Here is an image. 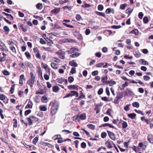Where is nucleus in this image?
<instances>
[{"label": "nucleus", "mask_w": 153, "mask_h": 153, "mask_svg": "<svg viewBox=\"0 0 153 153\" xmlns=\"http://www.w3.org/2000/svg\"><path fill=\"white\" fill-rule=\"evenodd\" d=\"M71 73L72 74H75L76 73V68H72L71 69Z\"/></svg>", "instance_id": "55"}, {"label": "nucleus", "mask_w": 153, "mask_h": 153, "mask_svg": "<svg viewBox=\"0 0 153 153\" xmlns=\"http://www.w3.org/2000/svg\"><path fill=\"white\" fill-rule=\"evenodd\" d=\"M51 66L53 69H57L58 67V65L54 62H52L51 63Z\"/></svg>", "instance_id": "19"}, {"label": "nucleus", "mask_w": 153, "mask_h": 153, "mask_svg": "<svg viewBox=\"0 0 153 153\" xmlns=\"http://www.w3.org/2000/svg\"><path fill=\"white\" fill-rule=\"evenodd\" d=\"M68 87L69 89H73L76 90H78V87L74 85H70L69 86H68Z\"/></svg>", "instance_id": "10"}, {"label": "nucleus", "mask_w": 153, "mask_h": 153, "mask_svg": "<svg viewBox=\"0 0 153 153\" xmlns=\"http://www.w3.org/2000/svg\"><path fill=\"white\" fill-rule=\"evenodd\" d=\"M25 65L30 68H31L32 67V64L30 62H27L25 63Z\"/></svg>", "instance_id": "37"}, {"label": "nucleus", "mask_w": 153, "mask_h": 153, "mask_svg": "<svg viewBox=\"0 0 153 153\" xmlns=\"http://www.w3.org/2000/svg\"><path fill=\"white\" fill-rule=\"evenodd\" d=\"M15 85H13L12 86V87L11 88V89L10 90V92L11 94H12L14 92Z\"/></svg>", "instance_id": "49"}, {"label": "nucleus", "mask_w": 153, "mask_h": 153, "mask_svg": "<svg viewBox=\"0 0 153 153\" xmlns=\"http://www.w3.org/2000/svg\"><path fill=\"white\" fill-rule=\"evenodd\" d=\"M35 80H32L30 79V80L27 81V83L30 85V87L31 88L33 86V85L34 84Z\"/></svg>", "instance_id": "15"}, {"label": "nucleus", "mask_w": 153, "mask_h": 153, "mask_svg": "<svg viewBox=\"0 0 153 153\" xmlns=\"http://www.w3.org/2000/svg\"><path fill=\"white\" fill-rule=\"evenodd\" d=\"M76 48H71L69 51H68L69 53H74L76 51Z\"/></svg>", "instance_id": "34"}, {"label": "nucleus", "mask_w": 153, "mask_h": 153, "mask_svg": "<svg viewBox=\"0 0 153 153\" xmlns=\"http://www.w3.org/2000/svg\"><path fill=\"white\" fill-rule=\"evenodd\" d=\"M104 64V63L103 62H101L99 63V64H97L96 65V67H102V66H103V65Z\"/></svg>", "instance_id": "54"}, {"label": "nucleus", "mask_w": 153, "mask_h": 153, "mask_svg": "<svg viewBox=\"0 0 153 153\" xmlns=\"http://www.w3.org/2000/svg\"><path fill=\"white\" fill-rule=\"evenodd\" d=\"M80 53H79L76 52L74 53L71 55L70 56L72 58H75L77 57L80 55Z\"/></svg>", "instance_id": "23"}, {"label": "nucleus", "mask_w": 153, "mask_h": 153, "mask_svg": "<svg viewBox=\"0 0 153 153\" xmlns=\"http://www.w3.org/2000/svg\"><path fill=\"white\" fill-rule=\"evenodd\" d=\"M107 131L109 137L112 140H115L116 139V137L115 134L113 132L108 130H107Z\"/></svg>", "instance_id": "4"}, {"label": "nucleus", "mask_w": 153, "mask_h": 153, "mask_svg": "<svg viewBox=\"0 0 153 153\" xmlns=\"http://www.w3.org/2000/svg\"><path fill=\"white\" fill-rule=\"evenodd\" d=\"M32 107V102H29L27 105L26 106L25 108H31Z\"/></svg>", "instance_id": "32"}, {"label": "nucleus", "mask_w": 153, "mask_h": 153, "mask_svg": "<svg viewBox=\"0 0 153 153\" xmlns=\"http://www.w3.org/2000/svg\"><path fill=\"white\" fill-rule=\"evenodd\" d=\"M42 5L40 3H38L36 5V7L38 9H41L42 8Z\"/></svg>", "instance_id": "27"}, {"label": "nucleus", "mask_w": 153, "mask_h": 153, "mask_svg": "<svg viewBox=\"0 0 153 153\" xmlns=\"http://www.w3.org/2000/svg\"><path fill=\"white\" fill-rule=\"evenodd\" d=\"M103 92V89L101 88H100L97 92L98 94L99 95L102 94Z\"/></svg>", "instance_id": "52"}, {"label": "nucleus", "mask_w": 153, "mask_h": 153, "mask_svg": "<svg viewBox=\"0 0 153 153\" xmlns=\"http://www.w3.org/2000/svg\"><path fill=\"white\" fill-rule=\"evenodd\" d=\"M139 62L141 63L142 65H148V62L146 61H145L144 59H141L139 60Z\"/></svg>", "instance_id": "17"}, {"label": "nucleus", "mask_w": 153, "mask_h": 153, "mask_svg": "<svg viewBox=\"0 0 153 153\" xmlns=\"http://www.w3.org/2000/svg\"><path fill=\"white\" fill-rule=\"evenodd\" d=\"M98 105H96V107L94 109L95 110H96V113L97 114H98L100 111V109L97 107Z\"/></svg>", "instance_id": "58"}, {"label": "nucleus", "mask_w": 153, "mask_h": 153, "mask_svg": "<svg viewBox=\"0 0 153 153\" xmlns=\"http://www.w3.org/2000/svg\"><path fill=\"white\" fill-rule=\"evenodd\" d=\"M132 105L136 108H138L139 106V104L138 102H134L132 103Z\"/></svg>", "instance_id": "36"}, {"label": "nucleus", "mask_w": 153, "mask_h": 153, "mask_svg": "<svg viewBox=\"0 0 153 153\" xmlns=\"http://www.w3.org/2000/svg\"><path fill=\"white\" fill-rule=\"evenodd\" d=\"M143 14L142 12H140L138 14V17L140 19L142 18Z\"/></svg>", "instance_id": "61"}, {"label": "nucleus", "mask_w": 153, "mask_h": 153, "mask_svg": "<svg viewBox=\"0 0 153 153\" xmlns=\"http://www.w3.org/2000/svg\"><path fill=\"white\" fill-rule=\"evenodd\" d=\"M103 8V6L100 4L98 6V9L100 11H102Z\"/></svg>", "instance_id": "41"}, {"label": "nucleus", "mask_w": 153, "mask_h": 153, "mask_svg": "<svg viewBox=\"0 0 153 153\" xmlns=\"http://www.w3.org/2000/svg\"><path fill=\"white\" fill-rule=\"evenodd\" d=\"M132 10H131V8H128V9H127L126 11V13H129V15H130L131 13H132Z\"/></svg>", "instance_id": "40"}, {"label": "nucleus", "mask_w": 153, "mask_h": 153, "mask_svg": "<svg viewBox=\"0 0 153 153\" xmlns=\"http://www.w3.org/2000/svg\"><path fill=\"white\" fill-rule=\"evenodd\" d=\"M60 10V8H56L51 11V13L56 14L58 13Z\"/></svg>", "instance_id": "8"}, {"label": "nucleus", "mask_w": 153, "mask_h": 153, "mask_svg": "<svg viewBox=\"0 0 153 153\" xmlns=\"http://www.w3.org/2000/svg\"><path fill=\"white\" fill-rule=\"evenodd\" d=\"M96 13L97 15H98L100 16L103 17H105V15L104 13L100 12H99L98 11H96Z\"/></svg>", "instance_id": "21"}, {"label": "nucleus", "mask_w": 153, "mask_h": 153, "mask_svg": "<svg viewBox=\"0 0 153 153\" xmlns=\"http://www.w3.org/2000/svg\"><path fill=\"white\" fill-rule=\"evenodd\" d=\"M128 117L132 119H134L136 116L135 114L134 113H131L128 115Z\"/></svg>", "instance_id": "22"}, {"label": "nucleus", "mask_w": 153, "mask_h": 153, "mask_svg": "<svg viewBox=\"0 0 153 153\" xmlns=\"http://www.w3.org/2000/svg\"><path fill=\"white\" fill-rule=\"evenodd\" d=\"M5 98V96L4 94H0V99L3 100Z\"/></svg>", "instance_id": "62"}, {"label": "nucleus", "mask_w": 153, "mask_h": 153, "mask_svg": "<svg viewBox=\"0 0 153 153\" xmlns=\"http://www.w3.org/2000/svg\"><path fill=\"white\" fill-rule=\"evenodd\" d=\"M127 94L128 96L132 95L133 94V93L129 89L127 88L126 90Z\"/></svg>", "instance_id": "25"}, {"label": "nucleus", "mask_w": 153, "mask_h": 153, "mask_svg": "<svg viewBox=\"0 0 153 153\" xmlns=\"http://www.w3.org/2000/svg\"><path fill=\"white\" fill-rule=\"evenodd\" d=\"M59 105V103L55 101L53 103V106L51 108V115L53 116L56 114L58 109Z\"/></svg>", "instance_id": "1"}, {"label": "nucleus", "mask_w": 153, "mask_h": 153, "mask_svg": "<svg viewBox=\"0 0 153 153\" xmlns=\"http://www.w3.org/2000/svg\"><path fill=\"white\" fill-rule=\"evenodd\" d=\"M126 4H122L120 6V8L123 10L125 9L126 7Z\"/></svg>", "instance_id": "60"}, {"label": "nucleus", "mask_w": 153, "mask_h": 153, "mask_svg": "<svg viewBox=\"0 0 153 153\" xmlns=\"http://www.w3.org/2000/svg\"><path fill=\"white\" fill-rule=\"evenodd\" d=\"M68 79L69 82L71 83L74 81V78L72 76H70L68 77Z\"/></svg>", "instance_id": "38"}, {"label": "nucleus", "mask_w": 153, "mask_h": 153, "mask_svg": "<svg viewBox=\"0 0 153 153\" xmlns=\"http://www.w3.org/2000/svg\"><path fill=\"white\" fill-rule=\"evenodd\" d=\"M86 146V144L84 142H82L81 144V147L82 148H85Z\"/></svg>", "instance_id": "59"}, {"label": "nucleus", "mask_w": 153, "mask_h": 153, "mask_svg": "<svg viewBox=\"0 0 153 153\" xmlns=\"http://www.w3.org/2000/svg\"><path fill=\"white\" fill-rule=\"evenodd\" d=\"M56 53L59 55V58L62 59H64L65 53L64 51L59 50L57 52H56Z\"/></svg>", "instance_id": "3"}, {"label": "nucleus", "mask_w": 153, "mask_h": 153, "mask_svg": "<svg viewBox=\"0 0 153 153\" xmlns=\"http://www.w3.org/2000/svg\"><path fill=\"white\" fill-rule=\"evenodd\" d=\"M52 61L57 63H59L60 62V60L58 58H53L52 59Z\"/></svg>", "instance_id": "29"}, {"label": "nucleus", "mask_w": 153, "mask_h": 153, "mask_svg": "<svg viewBox=\"0 0 153 153\" xmlns=\"http://www.w3.org/2000/svg\"><path fill=\"white\" fill-rule=\"evenodd\" d=\"M107 136V134L105 132H102L101 133V137L102 138H105Z\"/></svg>", "instance_id": "42"}, {"label": "nucleus", "mask_w": 153, "mask_h": 153, "mask_svg": "<svg viewBox=\"0 0 153 153\" xmlns=\"http://www.w3.org/2000/svg\"><path fill=\"white\" fill-rule=\"evenodd\" d=\"M130 105V104L127 105L124 107V109L126 111H127L129 110V106Z\"/></svg>", "instance_id": "50"}, {"label": "nucleus", "mask_w": 153, "mask_h": 153, "mask_svg": "<svg viewBox=\"0 0 153 153\" xmlns=\"http://www.w3.org/2000/svg\"><path fill=\"white\" fill-rule=\"evenodd\" d=\"M14 121L13 126L14 127H16L17 126V121L16 119H14L13 120Z\"/></svg>", "instance_id": "46"}, {"label": "nucleus", "mask_w": 153, "mask_h": 153, "mask_svg": "<svg viewBox=\"0 0 153 153\" xmlns=\"http://www.w3.org/2000/svg\"><path fill=\"white\" fill-rule=\"evenodd\" d=\"M98 74V71H95L92 73V74L93 76H95L97 75Z\"/></svg>", "instance_id": "63"}, {"label": "nucleus", "mask_w": 153, "mask_h": 153, "mask_svg": "<svg viewBox=\"0 0 153 153\" xmlns=\"http://www.w3.org/2000/svg\"><path fill=\"white\" fill-rule=\"evenodd\" d=\"M3 113V111L2 109L1 108H0V115L1 116V117L2 119H4V116L2 114V113Z\"/></svg>", "instance_id": "56"}, {"label": "nucleus", "mask_w": 153, "mask_h": 153, "mask_svg": "<svg viewBox=\"0 0 153 153\" xmlns=\"http://www.w3.org/2000/svg\"><path fill=\"white\" fill-rule=\"evenodd\" d=\"M79 118L81 120H85L86 118V114L85 113H82L79 115H78L77 116V118Z\"/></svg>", "instance_id": "5"}, {"label": "nucleus", "mask_w": 153, "mask_h": 153, "mask_svg": "<svg viewBox=\"0 0 153 153\" xmlns=\"http://www.w3.org/2000/svg\"><path fill=\"white\" fill-rule=\"evenodd\" d=\"M69 94L71 97L76 95V97H77L78 96V93L77 91H71L69 93Z\"/></svg>", "instance_id": "9"}, {"label": "nucleus", "mask_w": 153, "mask_h": 153, "mask_svg": "<svg viewBox=\"0 0 153 153\" xmlns=\"http://www.w3.org/2000/svg\"><path fill=\"white\" fill-rule=\"evenodd\" d=\"M3 74L5 76H8L10 75L9 72L6 70H4L3 71Z\"/></svg>", "instance_id": "39"}, {"label": "nucleus", "mask_w": 153, "mask_h": 153, "mask_svg": "<svg viewBox=\"0 0 153 153\" xmlns=\"http://www.w3.org/2000/svg\"><path fill=\"white\" fill-rule=\"evenodd\" d=\"M131 33H134L136 35H137L138 34V31L137 29H134L131 31Z\"/></svg>", "instance_id": "30"}, {"label": "nucleus", "mask_w": 153, "mask_h": 153, "mask_svg": "<svg viewBox=\"0 0 153 153\" xmlns=\"http://www.w3.org/2000/svg\"><path fill=\"white\" fill-rule=\"evenodd\" d=\"M143 22L145 23H147L148 22V18L147 17L145 16L143 19Z\"/></svg>", "instance_id": "51"}, {"label": "nucleus", "mask_w": 153, "mask_h": 153, "mask_svg": "<svg viewBox=\"0 0 153 153\" xmlns=\"http://www.w3.org/2000/svg\"><path fill=\"white\" fill-rule=\"evenodd\" d=\"M121 27L120 25H113L111 26V28L113 29H119Z\"/></svg>", "instance_id": "47"}, {"label": "nucleus", "mask_w": 153, "mask_h": 153, "mask_svg": "<svg viewBox=\"0 0 153 153\" xmlns=\"http://www.w3.org/2000/svg\"><path fill=\"white\" fill-rule=\"evenodd\" d=\"M30 117L32 119V122H38V123H39L40 122V120L35 117L33 116H30Z\"/></svg>", "instance_id": "7"}, {"label": "nucleus", "mask_w": 153, "mask_h": 153, "mask_svg": "<svg viewBox=\"0 0 153 153\" xmlns=\"http://www.w3.org/2000/svg\"><path fill=\"white\" fill-rule=\"evenodd\" d=\"M116 84V82L112 80L107 81L106 82V84H109V85L110 86H112Z\"/></svg>", "instance_id": "6"}, {"label": "nucleus", "mask_w": 153, "mask_h": 153, "mask_svg": "<svg viewBox=\"0 0 153 153\" xmlns=\"http://www.w3.org/2000/svg\"><path fill=\"white\" fill-rule=\"evenodd\" d=\"M106 146L108 148H111L112 146L111 142L109 140H107L105 143Z\"/></svg>", "instance_id": "14"}, {"label": "nucleus", "mask_w": 153, "mask_h": 153, "mask_svg": "<svg viewBox=\"0 0 153 153\" xmlns=\"http://www.w3.org/2000/svg\"><path fill=\"white\" fill-rule=\"evenodd\" d=\"M123 97V94L122 92H119L117 94L116 97L114 100V103L115 104L118 103L119 100L122 98Z\"/></svg>", "instance_id": "2"}, {"label": "nucleus", "mask_w": 153, "mask_h": 153, "mask_svg": "<svg viewBox=\"0 0 153 153\" xmlns=\"http://www.w3.org/2000/svg\"><path fill=\"white\" fill-rule=\"evenodd\" d=\"M4 135L5 138L8 139V136L7 135V132L6 130L4 129L3 130Z\"/></svg>", "instance_id": "31"}, {"label": "nucleus", "mask_w": 153, "mask_h": 153, "mask_svg": "<svg viewBox=\"0 0 153 153\" xmlns=\"http://www.w3.org/2000/svg\"><path fill=\"white\" fill-rule=\"evenodd\" d=\"M59 89V88L57 86H54L53 87V90L54 92H57Z\"/></svg>", "instance_id": "26"}, {"label": "nucleus", "mask_w": 153, "mask_h": 153, "mask_svg": "<svg viewBox=\"0 0 153 153\" xmlns=\"http://www.w3.org/2000/svg\"><path fill=\"white\" fill-rule=\"evenodd\" d=\"M122 126L123 128H126L128 126L127 123L125 121H123V122L122 123Z\"/></svg>", "instance_id": "33"}, {"label": "nucleus", "mask_w": 153, "mask_h": 153, "mask_svg": "<svg viewBox=\"0 0 153 153\" xmlns=\"http://www.w3.org/2000/svg\"><path fill=\"white\" fill-rule=\"evenodd\" d=\"M2 13L4 14V15L7 16V18L10 19L11 20H12L13 19V17L12 16L11 14H8L7 13H5L4 12H2Z\"/></svg>", "instance_id": "13"}, {"label": "nucleus", "mask_w": 153, "mask_h": 153, "mask_svg": "<svg viewBox=\"0 0 153 153\" xmlns=\"http://www.w3.org/2000/svg\"><path fill=\"white\" fill-rule=\"evenodd\" d=\"M27 120L29 122L28 124L29 125H31L32 124V119L30 117V116L29 118H27Z\"/></svg>", "instance_id": "45"}, {"label": "nucleus", "mask_w": 153, "mask_h": 153, "mask_svg": "<svg viewBox=\"0 0 153 153\" xmlns=\"http://www.w3.org/2000/svg\"><path fill=\"white\" fill-rule=\"evenodd\" d=\"M42 67L43 68L46 69L48 67V65L47 64H45L43 63H42Z\"/></svg>", "instance_id": "64"}, {"label": "nucleus", "mask_w": 153, "mask_h": 153, "mask_svg": "<svg viewBox=\"0 0 153 153\" xmlns=\"http://www.w3.org/2000/svg\"><path fill=\"white\" fill-rule=\"evenodd\" d=\"M88 127L89 128H90L92 129H94V128L95 126L91 124H89L88 125Z\"/></svg>", "instance_id": "43"}, {"label": "nucleus", "mask_w": 153, "mask_h": 153, "mask_svg": "<svg viewBox=\"0 0 153 153\" xmlns=\"http://www.w3.org/2000/svg\"><path fill=\"white\" fill-rule=\"evenodd\" d=\"M26 56L27 57V58L30 59L31 58V55L30 53L28 52H26L25 53Z\"/></svg>", "instance_id": "48"}, {"label": "nucleus", "mask_w": 153, "mask_h": 153, "mask_svg": "<svg viewBox=\"0 0 153 153\" xmlns=\"http://www.w3.org/2000/svg\"><path fill=\"white\" fill-rule=\"evenodd\" d=\"M128 82H125V83L123 84L122 85V87H119V88L120 90H123L126 86H128Z\"/></svg>", "instance_id": "16"}, {"label": "nucleus", "mask_w": 153, "mask_h": 153, "mask_svg": "<svg viewBox=\"0 0 153 153\" xmlns=\"http://www.w3.org/2000/svg\"><path fill=\"white\" fill-rule=\"evenodd\" d=\"M147 139L149 143H153V136L152 135H149L147 137Z\"/></svg>", "instance_id": "11"}, {"label": "nucleus", "mask_w": 153, "mask_h": 153, "mask_svg": "<svg viewBox=\"0 0 153 153\" xmlns=\"http://www.w3.org/2000/svg\"><path fill=\"white\" fill-rule=\"evenodd\" d=\"M31 112V110L30 109H28L25 112V115H27L30 114Z\"/></svg>", "instance_id": "57"}, {"label": "nucleus", "mask_w": 153, "mask_h": 153, "mask_svg": "<svg viewBox=\"0 0 153 153\" xmlns=\"http://www.w3.org/2000/svg\"><path fill=\"white\" fill-rule=\"evenodd\" d=\"M69 64L71 66H74L75 67H76L78 66L76 62H75L74 60L70 61L69 62Z\"/></svg>", "instance_id": "12"}, {"label": "nucleus", "mask_w": 153, "mask_h": 153, "mask_svg": "<svg viewBox=\"0 0 153 153\" xmlns=\"http://www.w3.org/2000/svg\"><path fill=\"white\" fill-rule=\"evenodd\" d=\"M30 75L31 77V78L30 79L32 80H35V76H34L33 73L31 72L30 73Z\"/></svg>", "instance_id": "44"}, {"label": "nucleus", "mask_w": 153, "mask_h": 153, "mask_svg": "<svg viewBox=\"0 0 153 153\" xmlns=\"http://www.w3.org/2000/svg\"><path fill=\"white\" fill-rule=\"evenodd\" d=\"M41 100L42 102L47 103L48 102V99L45 96H43L41 98Z\"/></svg>", "instance_id": "18"}, {"label": "nucleus", "mask_w": 153, "mask_h": 153, "mask_svg": "<svg viewBox=\"0 0 153 153\" xmlns=\"http://www.w3.org/2000/svg\"><path fill=\"white\" fill-rule=\"evenodd\" d=\"M62 24L64 26H66L68 27L71 28H73L74 27L73 26L68 25L65 22H63Z\"/></svg>", "instance_id": "35"}, {"label": "nucleus", "mask_w": 153, "mask_h": 153, "mask_svg": "<svg viewBox=\"0 0 153 153\" xmlns=\"http://www.w3.org/2000/svg\"><path fill=\"white\" fill-rule=\"evenodd\" d=\"M57 81L58 82L62 84L64 81V79L62 78H58L56 79Z\"/></svg>", "instance_id": "24"}, {"label": "nucleus", "mask_w": 153, "mask_h": 153, "mask_svg": "<svg viewBox=\"0 0 153 153\" xmlns=\"http://www.w3.org/2000/svg\"><path fill=\"white\" fill-rule=\"evenodd\" d=\"M38 137H35L33 140V143L35 144L36 142L38 141Z\"/></svg>", "instance_id": "53"}, {"label": "nucleus", "mask_w": 153, "mask_h": 153, "mask_svg": "<svg viewBox=\"0 0 153 153\" xmlns=\"http://www.w3.org/2000/svg\"><path fill=\"white\" fill-rule=\"evenodd\" d=\"M134 54L137 58H139L140 56V53L139 52L136 51L134 52Z\"/></svg>", "instance_id": "28"}, {"label": "nucleus", "mask_w": 153, "mask_h": 153, "mask_svg": "<svg viewBox=\"0 0 153 153\" xmlns=\"http://www.w3.org/2000/svg\"><path fill=\"white\" fill-rule=\"evenodd\" d=\"M39 108L41 111H46L47 110V108L45 106L40 105L39 107Z\"/></svg>", "instance_id": "20"}]
</instances>
